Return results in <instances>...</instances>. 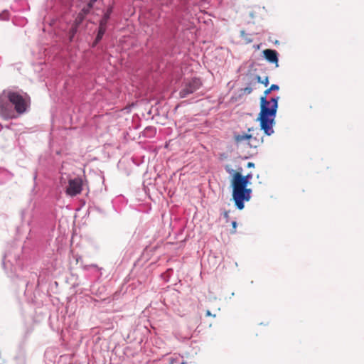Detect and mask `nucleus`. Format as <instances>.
Instances as JSON below:
<instances>
[{"instance_id": "obj_1", "label": "nucleus", "mask_w": 364, "mask_h": 364, "mask_svg": "<svg viewBox=\"0 0 364 364\" xmlns=\"http://www.w3.org/2000/svg\"><path fill=\"white\" fill-rule=\"evenodd\" d=\"M279 89L277 85H272L269 88L264 92V95L260 97V112L258 116V120L260 122L261 127L264 129V133L270 136L274 133L273 126L278 107V98H272L269 101L267 100V96L274 90Z\"/></svg>"}, {"instance_id": "obj_2", "label": "nucleus", "mask_w": 364, "mask_h": 364, "mask_svg": "<svg viewBox=\"0 0 364 364\" xmlns=\"http://www.w3.org/2000/svg\"><path fill=\"white\" fill-rule=\"evenodd\" d=\"M231 186L235 204L239 210H242L245 202H248L251 198L252 189L247 188L246 180H243L240 176L232 178Z\"/></svg>"}, {"instance_id": "obj_3", "label": "nucleus", "mask_w": 364, "mask_h": 364, "mask_svg": "<svg viewBox=\"0 0 364 364\" xmlns=\"http://www.w3.org/2000/svg\"><path fill=\"white\" fill-rule=\"evenodd\" d=\"M260 129H248L250 134L243 133L242 134L235 135V141L237 144H247L250 147L257 148L263 142V134Z\"/></svg>"}, {"instance_id": "obj_4", "label": "nucleus", "mask_w": 364, "mask_h": 364, "mask_svg": "<svg viewBox=\"0 0 364 364\" xmlns=\"http://www.w3.org/2000/svg\"><path fill=\"white\" fill-rule=\"evenodd\" d=\"M6 97L9 101L14 106L15 110L19 114L24 113L29 104V97L25 93L24 95H21L18 92L8 91Z\"/></svg>"}, {"instance_id": "obj_5", "label": "nucleus", "mask_w": 364, "mask_h": 364, "mask_svg": "<svg viewBox=\"0 0 364 364\" xmlns=\"http://www.w3.org/2000/svg\"><path fill=\"white\" fill-rule=\"evenodd\" d=\"M202 85L199 78H192L183 82V86L179 92L181 98H185L188 95L198 90Z\"/></svg>"}, {"instance_id": "obj_6", "label": "nucleus", "mask_w": 364, "mask_h": 364, "mask_svg": "<svg viewBox=\"0 0 364 364\" xmlns=\"http://www.w3.org/2000/svg\"><path fill=\"white\" fill-rule=\"evenodd\" d=\"M82 187V181L80 178L70 179L68 186L66 188V193L70 196H75L81 193Z\"/></svg>"}, {"instance_id": "obj_7", "label": "nucleus", "mask_w": 364, "mask_h": 364, "mask_svg": "<svg viewBox=\"0 0 364 364\" xmlns=\"http://www.w3.org/2000/svg\"><path fill=\"white\" fill-rule=\"evenodd\" d=\"M263 55L269 63L275 64L277 68L279 66L278 53L275 50L265 49Z\"/></svg>"}, {"instance_id": "obj_8", "label": "nucleus", "mask_w": 364, "mask_h": 364, "mask_svg": "<svg viewBox=\"0 0 364 364\" xmlns=\"http://www.w3.org/2000/svg\"><path fill=\"white\" fill-rule=\"evenodd\" d=\"M0 112L6 117L12 118L14 113L10 109L9 105L7 102H4L0 98Z\"/></svg>"}, {"instance_id": "obj_9", "label": "nucleus", "mask_w": 364, "mask_h": 364, "mask_svg": "<svg viewBox=\"0 0 364 364\" xmlns=\"http://www.w3.org/2000/svg\"><path fill=\"white\" fill-rule=\"evenodd\" d=\"M106 28H107V26H102L100 24L99 25L97 35L96 38L92 44V47L95 46L102 38V37L106 31Z\"/></svg>"}, {"instance_id": "obj_10", "label": "nucleus", "mask_w": 364, "mask_h": 364, "mask_svg": "<svg viewBox=\"0 0 364 364\" xmlns=\"http://www.w3.org/2000/svg\"><path fill=\"white\" fill-rule=\"evenodd\" d=\"M112 12V7L110 6L109 8L107 9V10L105 12V14H104L102 18L100 20V25L107 26V23L108 22V20L109 18V16H110Z\"/></svg>"}, {"instance_id": "obj_11", "label": "nucleus", "mask_w": 364, "mask_h": 364, "mask_svg": "<svg viewBox=\"0 0 364 364\" xmlns=\"http://www.w3.org/2000/svg\"><path fill=\"white\" fill-rule=\"evenodd\" d=\"M241 171H242V168H240V171L234 172V173L232 174V178H236L237 176H240V178H242L243 180L244 179L246 180V185L247 186L248 183H249L250 179L252 178V175L251 174H247L246 176H242V173H241Z\"/></svg>"}, {"instance_id": "obj_12", "label": "nucleus", "mask_w": 364, "mask_h": 364, "mask_svg": "<svg viewBox=\"0 0 364 364\" xmlns=\"http://www.w3.org/2000/svg\"><path fill=\"white\" fill-rule=\"evenodd\" d=\"M77 25H73L72 28H70V32H69V38H70V41H73V38H74L76 32H77Z\"/></svg>"}, {"instance_id": "obj_13", "label": "nucleus", "mask_w": 364, "mask_h": 364, "mask_svg": "<svg viewBox=\"0 0 364 364\" xmlns=\"http://www.w3.org/2000/svg\"><path fill=\"white\" fill-rule=\"evenodd\" d=\"M84 17H85L84 14H82V12H80L75 21L74 24L77 25V26H78L83 21Z\"/></svg>"}, {"instance_id": "obj_14", "label": "nucleus", "mask_w": 364, "mask_h": 364, "mask_svg": "<svg viewBox=\"0 0 364 364\" xmlns=\"http://www.w3.org/2000/svg\"><path fill=\"white\" fill-rule=\"evenodd\" d=\"M257 80L258 82H260L265 86H267L269 85V78L268 77H265L264 80H262V77L259 75L257 76Z\"/></svg>"}, {"instance_id": "obj_15", "label": "nucleus", "mask_w": 364, "mask_h": 364, "mask_svg": "<svg viewBox=\"0 0 364 364\" xmlns=\"http://www.w3.org/2000/svg\"><path fill=\"white\" fill-rule=\"evenodd\" d=\"M92 5H91L90 4H88L87 6L85 8H83L80 12H82V14H84V16H86L90 11V9L92 8Z\"/></svg>"}, {"instance_id": "obj_16", "label": "nucleus", "mask_w": 364, "mask_h": 364, "mask_svg": "<svg viewBox=\"0 0 364 364\" xmlns=\"http://www.w3.org/2000/svg\"><path fill=\"white\" fill-rule=\"evenodd\" d=\"M252 92V89L250 87H247L244 89V92L246 94H250Z\"/></svg>"}, {"instance_id": "obj_17", "label": "nucleus", "mask_w": 364, "mask_h": 364, "mask_svg": "<svg viewBox=\"0 0 364 364\" xmlns=\"http://www.w3.org/2000/svg\"><path fill=\"white\" fill-rule=\"evenodd\" d=\"M205 316H213V317H215V314H211V312H210L209 310H207V311H206Z\"/></svg>"}, {"instance_id": "obj_18", "label": "nucleus", "mask_w": 364, "mask_h": 364, "mask_svg": "<svg viewBox=\"0 0 364 364\" xmlns=\"http://www.w3.org/2000/svg\"><path fill=\"white\" fill-rule=\"evenodd\" d=\"M232 228H233V231H232V232H235V229H236V228H237V223H236L235 221H233V222L232 223Z\"/></svg>"}, {"instance_id": "obj_19", "label": "nucleus", "mask_w": 364, "mask_h": 364, "mask_svg": "<svg viewBox=\"0 0 364 364\" xmlns=\"http://www.w3.org/2000/svg\"><path fill=\"white\" fill-rule=\"evenodd\" d=\"M97 1V0H90V2L89 4H90L91 5H94V4Z\"/></svg>"}, {"instance_id": "obj_20", "label": "nucleus", "mask_w": 364, "mask_h": 364, "mask_svg": "<svg viewBox=\"0 0 364 364\" xmlns=\"http://www.w3.org/2000/svg\"><path fill=\"white\" fill-rule=\"evenodd\" d=\"M247 166H248V167L254 166V164H253V163H252V162H249V163L247 164Z\"/></svg>"}, {"instance_id": "obj_21", "label": "nucleus", "mask_w": 364, "mask_h": 364, "mask_svg": "<svg viewBox=\"0 0 364 364\" xmlns=\"http://www.w3.org/2000/svg\"><path fill=\"white\" fill-rule=\"evenodd\" d=\"M224 216H225V218H228L229 217L228 213V212H225Z\"/></svg>"}, {"instance_id": "obj_22", "label": "nucleus", "mask_w": 364, "mask_h": 364, "mask_svg": "<svg viewBox=\"0 0 364 364\" xmlns=\"http://www.w3.org/2000/svg\"><path fill=\"white\" fill-rule=\"evenodd\" d=\"M227 171H228L229 173H231L232 172H233V170H227Z\"/></svg>"}, {"instance_id": "obj_23", "label": "nucleus", "mask_w": 364, "mask_h": 364, "mask_svg": "<svg viewBox=\"0 0 364 364\" xmlns=\"http://www.w3.org/2000/svg\"><path fill=\"white\" fill-rule=\"evenodd\" d=\"M181 364H186V363H185V362H183Z\"/></svg>"}]
</instances>
